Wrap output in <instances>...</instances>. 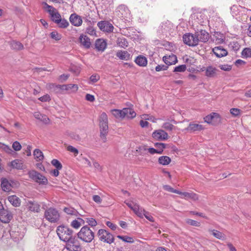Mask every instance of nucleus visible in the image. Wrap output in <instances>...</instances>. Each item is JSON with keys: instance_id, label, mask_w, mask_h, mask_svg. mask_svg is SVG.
<instances>
[{"instance_id": "38", "label": "nucleus", "mask_w": 251, "mask_h": 251, "mask_svg": "<svg viewBox=\"0 0 251 251\" xmlns=\"http://www.w3.org/2000/svg\"><path fill=\"white\" fill-rule=\"evenodd\" d=\"M154 147L158 151L159 154H161L162 153L164 150L166 148V145L162 143H156L154 144Z\"/></svg>"}, {"instance_id": "26", "label": "nucleus", "mask_w": 251, "mask_h": 251, "mask_svg": "<svg viewBox=\"0 0 251 251\" xmlns=\"http://www.w3.org/2000/svg\"><path fill=\"white\" fill-rule=\"evenodd\" d=\"M8 201L15 207H18L21 204V200L15 195L9 196L8 197Z\"/></svg>"}, {"instance_id": "33", "label": "nucleus", "mask_w": 251, "mask_h": 251, "mask_svg": "<svg viewBox=\"0 0 251 251\" xmlns=\"http://www.w3.org/2000/svg\"><path fill=\"white\" fill-rule=\"evenodd\" d=\"M217 69L216 68L209 66L207 67L205 70V75L208 77H213L216 74Z\"/></svg>"}, {"instance_id": "28", "label": "nucleus", "mask_w": 251, "mask_h": 251, "mask_svg": "<svg viewBox=\"0 0 251 251\" xmlns=\"http://www.w3.org/2000/svg\"><path fill=\"white\" fill-rule=\"evenodd\" d=\"M9 45L13 50H22L24 49L23 45L19 41L13 40L10 42Z\"/></svg>"}, {"instance_id": "23", "label": "nucleus", "mask_w": 251, "mask_h": 251, "mask_svg": "<svg viewBox=\"0 0 251 251\" xmlns=\"http://www.w3.org/2000/svg\"><path fill=\"white\" fill-rule=\"evenodd\" d=\"M33 115L36 119L40 120L45 124H48L50 122L49 118L46 115L42 114L39 112H34Z\"/></svg>"}, {"instance_id": "53", "label": "nucleus", "mask_w": 251, "mask_h": 251, "mask_svg": "<svg viewBox=\"0 0 251 251\" xmlns=\"http://www.w3.org/2000/svg\"><path fill=\"white\" fill-rule=\"evenodd\" d=\"M12 148L15 151H19L21 150L22 146L19 142L15 141L12 144Z\"/></svg>"}, {"instance_id": "45", "label": "nucleus", "mask_w": 251, "mask_h": 251, "mask_svg": "<svg viewBox=\"0 0 251 251\" xmlns=\"http://www.w3.org/2000/svg\"><path fill=\"white\" fill-rule=\"evenodd\" d=\"M50 37L56 41L60 40L61 39V35L56 31L51 32L50 34Z\"/></svg>"}, {"instance_id": "59", "label": "nucleus", "mask_w": 251, "mask_h": 251, "mask_svg": "<svg viewBox=\"0 0 251 251\" xmlns=\"http://www.w3.org/2000/svg\"><path fill=\"white\" fill-rule=\"evenodd\" d=\"M50 100V97L48 95H45L39 98V100L43 102L49 101Z\"/></svg>"}, {"instance_id": "48", "label": "nucleus", "mask_w": 251, "mask_h": 251, "mask_svg": "<svg viewBox=\"0 0 251 251\" xmlns=\"http://www.w3.org/2000/svg\"><path fill=\"white\" fill-rule=\"evenodd\" d=\"M51 163V164L56 168V169H61L62 168V164L57 159H54L52 160Z\"/></svg>"}, {"instance_id": "14", "label": "nucleus", "mask_w": 251, "mask_h": 251, "mask_svg": "<svg viewBox=\"0 0 251 251\" xmlns=\"http://www.w3.org/2000/svg\"><path fill=\"white\" fill-rule=\"evenodd\" d=\"M97 25L101 30L107 32L112 31L114 28V27L111 24L105 21H102L98 22Z\"/></svg>"}, {"instance_id": "54", "label": "nucleus", "mask_w": 251, "mask_h": 251, "mask_svg": "<svg viewBox=\"0 0 251 251\" xmlns=\"http://www.w3.org/2000/svg\"><path fill=\"white\" fill-rule=\"evenodd\" d=\"M230 112L232 115L237 116L241 114V111L238 108H231L230 110Z\"/></svg>"}, {"instance_id": "60", "label": "nucleus", "mask_w": 251, "mask_h": 251, "mask_svg": "<svg viewBox=\"0 0 251 251\" xmlns=\"http://www.w3.org/2000/svg\"><path fill=\"white\" fill-rule=\"evenodd\" d=\"M67 90L74 89V91H76L78 89V86L76 84H67Z\"/></svg>"}, {"instance_id": "9", "label": "nucleus", "mask_w": 251, "mask_h": 251, "mask_svg": "<svg viewBox=\"0 0 251 251\" xmlns=\"http://www.w3.org/2000/svg\"><path fill=\"white\" fill-rule=\"evenodd\" d=\"M45 5L46 6V8L48 9V12L50 16L51 20L56 24L61 18L60 14L57 10L52 6L48 5L47 3H45Z\"/></svg>"}, {"instance_id": "41", "label": "nucleus", "mask_w": 251, "mask_h": 251, "mask_svg": "<svg viewBox=\"0 0 251 251\" xmlns=\"http://www.w3.org/2000/svg\"><path fill=\"white\" fill-rule=\"evenodd\" d=\"M219 115L216 113H213L212 114L207 115V116L204 118V122L210 124L212 122L213 119L215 117H218Z\"/></svg>"}, {"instance_id": "40", "label": "nucleus", "mask_w": 251, "mask_h": 251, "mask_svg": "<svg viewBox=\"0 0 251 251\" xmlns=\"http://www.w3.org/2000/svg\"><path fill=\"white\" fill-rule=\"evenodd\" d=\"M86 222L88 224V225L91 226L92 229H94V227L97 226V222L93 218H86Z\"/></svg>"}, {"instance_id": "57", "label": "nucleus", "mask_w": 251, "mask_h": 251, "mask_svg": "<svg viewBox=\"0 0 251 251\" xmlns=\"http://www.w3.org/2000/svg\"><path fill=\"white\" fill-rule=\"evenodd\" d=\"M113 2V0H101V3L104 5L105 8L111 5Z\"/></svg>"}, {"instance_id": "27", "label": "nucleus", "mask_w": 251, "mask_h": 251, "mask_svg": "<svg viewBox=\"0 0 251 251\" xmlns=\"http://www.w3.org/2000/svg\"><path fill=\"white\" fill-rule=\"evenodd\" d=\"M116 56L121 60H128L130 59V54L127 51H118Z\"/></svg>"}, {"instance_id": "17", "label": "nucleus", "mask_w": 251, "mask_h": 251, "mask_svg": "<svg viewBox=\"0 0 251 251\" xmlns=\"http://www.w3.org/2000/svg\"><path fill=\"white\" fill-rule=\"evenodd\" d=\"M163 61L166 65L169 66L176 64L177 62V59L176 55L171 53L169 55L164 56Z\"/></svg>"}, {"instance_id": "7", "label": "nucleus", "mask_w": 251, "mask_h": 251, "mask_svg": "<svg viewBox=\"0 0 251 251\" xmlns=\"http://www.w3.org/2000/svg\"><path fill=\"white\" fill-rule=\"evenodd\" d=\"M97 235L100 240L108 244H110L114 241L113 235L105 229H99Z\"/></svg>"}, {"instance_id": "56", "label": "nucleus", "mask_w": 251, "mask_h": 251, "mask_svg": "<svg viewBox=\"0 0 251 251\" xmlns=\"http://www.w3.org/2000/svg\"><path fill=\"white\" fill-rule=\"evenodd\" d=\"M168 66H165L164 65H158L155 67V71L156 72H159L161 71H165L167 70L168 69Z\"/></svg>"}, {"instance_id": "47", "label": "nucleus", "mask_w": 251, "mask_h": 251, "mask_svg": "<svg viewBox=\"0 0 251 251\" xmlns=\"http://www.w3.org/2000/svg\"><path fill=\"white\" fill-rule=\"evenodd\" d=\"M186 70V66L185 65H181L175 68L174 72H184Z\"/></svg>"}, {"instance_id": "49", "label": "nucleus", "mask_w": 251, "mask_h": 251, "mask_svg": "<svg viewBox=\"0 0 251 251\" xmlns=\"http://www.w3.org/2000/svg\"><path fill=\"white\" fill-rule=\"evenodd\" d=\"M163 188L164 190H165L167 191L170 192L174 193H176L177 194H178L179 193L178 190L174 189L173 188L171 187L170 186H169L168 185H164Z\"/></svg>"}, {"instance_id": "64", "label": "nucleus", "mask_w": 251, "mask_h": 251, "mask_svg": "<svg viewBox=\"0 0 251 251\" xmlns=\"http://www.w3.org/2000/svg\"><path fill=\"white\" fill-rule=\"evenodd\" d=\"M86 32L91 35H93L96 34L95 30L92 27H88L86 29Z\"/></svg>"}, {"instance_id": "44", "label": "nucleus", "mask_w": 251, "mask_h": 251, "mask_svg": "<svg viewBox=\"0 0 251 251\" xmlns=\"http://www.w3.org/2000/svg\"><path fill=\"white\" fill-rule=\"evenodd\" d=\"M64 211L67 214L71 215H76L77 211L73 207H65L64 208Z\"/></svg>"}, {"instance_id": "18", "label": "nucleus", "mask_w": 251, "mask_h": 251, "mask_svg": "<svg viewBox=\"0 0 251 251\" xmlns=\"http://www.w3.org/2000/svg\"><path fill=\"white\" fill-rule=\"evenodd\" d=\"M70 21L71 24L75 26L81 25L82 23L81 17L76 14H72L71 15Z\"/></svg>"}, {"instance_id": "39", "label": "nucleus", "mask_w": 251, "mask_h": 251, "mask_svg": "<svg viewBox=\"0 0 251 251\" xmlns=\"http://www.w3.org/2000/svg\"><path fill=\"white\" fill-rule=\"evenodd\" d=\"M58 26L60 28H65L68 26L69 22L65 19H62L61 18L56 23Z\"/></svg>"}, {"instance_id": "13", "label": "nucleus", "mask_w": 251, "mask_h": 251, "mask_svg": "<svg viewBox=\"0 0 251 251\" xmlns=\"http://www.w3.org/2000/svg\"><path fill=\"white\" fill-rule=\"evenodd\" d=\"M204 129L203 126L199 124L190 123L189 126L185 128V130L189 133H194L201 131Z\"/></svg>"}, {"instance_id": "42", "label": "nucleus", "mask_w": 251, "mask_h": 251, "mask_svg": "<svg viewBox=\"0 0 251 251\" xmlns=\"http://www.w3.org/2000/svg\"><path fill=\"white\" fill-rule=\"evenodd\" d=\"M117 238H118L120 239H121L125 242L129 243H133L134 242V239L131 237L127 236L118 235Z\"/></svg>"}, {"instance_id": "16", "label": "nucleus", "mask_w": 251, "mask_h": 251, "mask_svg": "<svg viewBox=\"0 0 251 251\" xmlns=\"http://www.w3.org/2000/svg\"><path fill=\"white\" fill-rule=\"evenodd\" d=\"M178 194L183 196L182 198H184L187 200H191L194 201H196L199 200V197L198 194L195 193L193 192H181L179 191Z\"/></svg>"}, {"instance_id": "4", "label": "nucleus", "mask_w": 251, "mask_h": 251, "mask_svg": "<svg viewBox=\"0 0 251 251\" xmlns=\"http://www.w3.org/2000/svg\"><path fill=\"white\" fill-rule=\"evenodd\" d=\"M44 218L48 221L52 223H55L59 220L60 214L56 208L50 207L45 210Z\"/></svg>"}, {"instance_id": "20", "label": "nucleus", "mask_w": 251, "mask_h": 251, "mask_svg": "<svg viewBox=\"0 0 251 251\" xmlns=\"http://www.w3.org/2000/svg\"><path fill=\"white\" fill-rule=\"evenodd\" d=\"M79 41L81 45L86 49H89L91 46L89 38L85 35L81 34L79 37Z\"/></svg>"}, {"instance_id": "63", "label": "nucleus", "mask_w": 251, "mask_h": 251, "mask_svg": "<svg viewBox=\"0 0 251 251\" xmlns=\"http://www.w3.org/2000/svg\"><path fill=\"white\" fill-rule=\"evenodd\" d=\"M85 99L87 100L90 102H93L95 100V97L93 95L87 94L85 96Z\"/></svg>"}, {"instance_id": "25", "label": "nucleus", "mask_w": 251, "mask_h": 251, "mask_svg": "<svg viewBox=\"0 0 251 251\" xmlns=\"http://www.w3.org/2000/svg\"><path fill=\"white\" fill-rule=\"evenodd\" d=\"M135 62L140 67H145L147 65L148 61L146 57L139 55L135 58Z\"/></svg>"}, {"instance_id": "15", "label": "nucleus", "mask_w": 251, "mask_h": 251, "mask_svg": "<svg viewBox=\"0 0 251 251\" xmlns=\"http://www.w3.org/2000/svg\"><path fill=\"white\" fill-rule=\"evenodd\" d=\"M197 38L198 39V43L200 41L201 42H206L209 39V33L205 30H201L195 32Z\"/></svg>"}, {"instance_id": "43", "label": "nucleus", "mask_w": 251, "mask_h": 251, "mask_svg": "<svg viewBox=\"0 0 251 251\" xmlns=\"http://www.w3.org/2000/svg\"><path fill=\"white\" fill-rule=\"evenodd\" d=\"M144 216L149 221L151 222H154V218L151 215V214L149 212L146 211L144 209L142 208V217L141 218H143Z\"/></svg>"}, {"instance_id": "31", "label": "nucleus", "mask_w": 251, "mask_h": 251, "mask_svg": "<svg viewBox=\"0 0 251 251\" xmlns=\"http://www.w3.org/2000/svg\"><path fill=\"white\" fill-rule=\"evenodd\" d=\"M158 163L160 165L166 166L171 162V159L167 156H161L158 158Z\"/></svg>"}, {"instance_id": "21", "label": "nucleus", "mask_w": 251, "mask_h": 251, "mask_svg": "<svg viewBox=\"0 0 251 251\" xmlns=\"http://www.w3.org/2000/svg\"><path fill=\"white\" fill-rule=\"evenodd\" d=\"M107 43L102 39H98L95 42V48L99 51H103L106 49Z\"/></svg>"}, {"instance_id": "50", "label": "nucleus", "mask_w": 251, "mask_h": 251, "mask_svg": "<svg viewBox=\"0 0 251 251\" xmlns=\"http://www.w3.org/2000/svg\"><path fill=\"white\" fill-rule=\"evenodd\" d=\"M0 148L8 153H11L12 152V150L9 146L1 143H0Z\"/></svg>"}, {"instance_id": "34", "label": "nucleus", "mask_w": 251, "mask_h": 251, "mask_svg": "<svg viewBox=\"0 0 251 251\" xmlns=\"http://www.w3.org/2000/svg\"><path fill=\"white\" fill-rule=\"evenodd\" d=\"M124 108L122 110L113 109L112 110V113L114 117L116 118H124L125 117V113L123 112Z\"/></svg>"}, {"instance_id": "12", "label": "nucleus", "mask_w": 251, "mask_h": 251, "mask_svg": "<svg viewBox=\"0 0 251 251\" xmlns=\"http://www.w3.org/2000/svg\"><path fill=\"white\" fill-rule=\"evenodd\" d=\"M152 136L154 140L163 141L168 139V133L162 129H159L154 131L152 134Z\"/></svg>"}, {"instance_id": "37", "label": "nucleus", "mask_w": 251, "mask_h": 251, "mask_svg": "<svg viewBox=\"0 0 251 251\" xmlns=\"http://www.w3.org/2000/svg\"><path fill=\"white\" fill-rule=\"evenodd\" d=\"M117 44L120 47L122 48H126L128 45L126 39L124 37L118 38L117 40Z\"/></svg>"}, {"instance_id": "35", "label": "nucleus", "mask_w": 251, "mask_h": 251, "mask_svg": "<svg viewBox=\"0 0 251 251\" xmlns=\"http://www.w3.org/2000/svg\"><path fill=\"white\" fill-rule=\"evenodd\" d=\"M84 223V221L83 219L78 218L77 220H73L71 223V226L74 228L78 229Z\"/></svg>"}, {"instance_id": "24", "label": "nucleus", "mask_w": 251, "mask_h": 251, "mask_svg": "<svg viewBox=\"0 0 251 251\" xmlns=\"http://www.w3.org/2000/svg\"><path fill=\"white\" fill-rule=\"evenodd\" d=\"M1 187L5 192H9L11 190L12 186L10 183L5 178H2L1 179Z\"/></svg>"}, {"instance_id": "3", "label": "nucleus", "mask_w": 251, "mask_h": 251, "mask_svg": "<svg viewBox=\"0 0 251 251\" xmlns=\"http://www.w3.org/2000/svg\"><path fill=\"white\" fill-rule=\"evenodd\" d=\"M100 136L103 142L106 141V136L108 132V118L105 113L101 114L100 118Z\"/></svg>"}, {"instance_id": "5", "label": "nucleus", "mask_w": 251, "mask_h": 251, "mask_svg": "<svg viewBox=\"0 0 251 251\" xmlns=\"http://www.w3.org/2000/svg\"><path fill=\"white\" fill-rule=\"evenodd\" d=\"M65 242V248L69 251H81L80 243L75 237H73Z\"/></svg>"}, {"instance_id": "2", "label": "nucleus", "mask_w": 251, "mask_h": 251, "mask_svg": "<svg viewBox=\"0 0 251 251\" xmlns=\"http://www.w3.org/2000/svg\"><path fill=\"white\" fill-rule=\"evenodd\" d=\"M56 233L59 239L65 242L73 237V231L68 226L61 225L57 227Z\"/></svg>"}, {"instance_id": "29", "label": "nucleus", "mask_w": 251, "mask_h": 251, "mask_svg": "<svg viewBox=\"0 0 251 251\" xmlns=\"http://www.w3.org/2000/svg\"><path fill=\"white\" fill-rule=\"evenodd\" d=\"M123 112L125 113V117L129 119H132L136 115L135 112L130 108H124Z\"/></svg>"}, {"instance_id": "62", "label": "nucleus", "mask_w": 251, "mask_h": 251, "mask_svg": "<svg viewBox=\"0 0 251 251\" xmlns=\"http://www.w3.org/2000/svg\"><path fill=\"white\" fill-rule=\"evenodd\" d=\"M143 116H144V118L146 120H148L151 121L153 123H155L156 122V119L153 116H149L148 115H143Z\"/></svg>"}, {"instance_id": "6", "label": "nucleus", "mask_w": 251, "mask_h": 251, "mask_svg": "<svg viewBox=\"0 0 251 251\" xmlns=\"http://www.w3.org/2000/svg\"><path fill=\"white\" fill-rule=\"evenodd\" d=\"M28 175L30 178L39 184L45 185L48 182L47 178L45 176L36 171H29Z\"/></svg>"}, {"instance_id": "55", "label": "nucleus", "mask_w": 251, "mask_h": 251, "mask_svg": "<svg viewBox=\"0 0 251 251\" xmlns=\"http://www.w3.org/2000/svg\"><path fill=\"white\" fill-rule=\"evenodd\" d=\"M67 150L71 152L74 153L75 156H76L78 154V150L72 146H68Z\"/></svg>"}, {"instance_id": "61", "label": "nucleus", "mask_w": 251, "mask_h": 251, "mask_svg": "<svg viewBox=\"0 0 251 251\" xmlns=\"http://www.w3.org/2000/svg\"><path fill=\"white\" fill-rule=\"evenodd\" d=\"M106 225L107 226H108L109 228H110L113 230H116V229L117 228V226L116 225L113 224L112 223H111L109 221H107L106 223Z\"/></svg>"}, {"instance_id": "1", "label": "nucleus", "mask_w": 251, "mask_h": 251, "mask_svg": "<svg viewBox=\"0 0 251 251\" xmlns=\"http://www.w3.org/2000/svg\"><path fill=\"white\" fill-rule=\"evenodd\" d=\"M93 230L88 226H83L77 233V237L84 242L90 243L95 237Z\"/></svg>"}, {"instance_id": "46", "label": "nucleus", "mask_w": 251, "mask_h": 251, "mask_svg": "<svg viewBox=\"0 0 251 251\" xmlns=\"http://www.w3.org/2000/svg\"><path fill=\"white\" fill-rule=\"evenodd\" d=\"M242 55L244 57L248 58L251 56V49L250 48L244 49L242 52Z\"/></svg>"}, {"instance_id": "11", "label": "nucleus", "mask_w": 251, "mask_h": 251, "mask_svg": "<svg viewBox=\"0 0 251 251\" xmlns=\"http://www.w3.org/2000/svg\"><path fill=\"white\" fill-rule=\"evenodd\" d=\"M125 203L128 207L132 209L135 214L139 217H142V208L138 204L134 203L133 202L126 201H125Z\"/></svg>"}, {"instance_id": "22", "label": "nucleus", "mask_w": 251, "mask_h": 251, "mask_svg": "<svg viewBox=\"0 0 251 251\" xmlns=\"http://www.w3.org/2000/svg\"><path fill=\"white\" fill-rule=\"evenodd\" d=\"M26 205L28 209L32 212H38L40 210V205L35 201H28Z\"/></svg>"}, {"instance_id": "30", "label": "nucleus", "mask_w": 251, "mask_h": 251, "mask_svg": "<svg viewBox=\"0 0 251 251\" xmlns=\"http://www.w3.org/2000/svg\"><path fill=\"white\" fill-rule=\"evenodd\" d=\"M11 167L14 169H22L23 161L20 159H15L10 162Z\"/></svg>"}, {"instance_id": "51", "label": "nucleus", "mask_w": 251, "mask_h": 251, "mask_svg": "<svg viewBox=\"0 0 251 251\" xmlns=\"http://www.w3.org/2000/svg\"><path fill=\"white\" fill-rule=\"evenodd\" d=\"M186 222L187 224L195 226H200L201 225L199 222L190 219H187Z\"/></svg>"}, {"instance_id": "19", "label": "nucleus", "mask_w": 251, "mask_h": 251, "mask_svg": "<svg viewBox=\"0 0 251 251\" xmlns=\"http://www.w3.org/2000/svg\"><path fill=\"white\" fill-rule=\"evenodd\" d=\"M212 51L215 55L219 58L225 56L227 54V50L220 46L214 48Z\"/></svg>"}, {"instance_id": "52", "label": "nucleus", "mask_w": 251, "mask_h": 251, "mask_svg": "<svg viewBox=\"0 0 251 251\" xmlns=\"http://www.w3.org/2000/svg\"><path fill=\"white\" fill-rule=\"evenodd\" d=\"M162 127L166 130L172 131L173 129L174 126L172 124L166 122L163 124Z\"/></svg>"}, {"instance_id": "8", "label": "nucleus", "mask_w": 251, "mask_h": 251, "mask_svg": "<svg viewBox=\"0 0 251 251\" xmlns=\"http://www.w3.org/2000/svg\"><path fill=\"white\" fill-rule=\"evenodd\" d=\"M183 41L185 44L189 46L195 47L198 45V39L195 33H186L183 36Z\"/></svg>"}, {"instance_id": "32", "label": "nucleus", "mask_w": 251, "mask_h": 251, "mask_svg": "<svg viewBox=\"0 0 251 251\" xmlns=\"http://www.w3.org/2000/svg\"><path fill=\"white\" fill-rule=\"evenodd\" d=\"M208 231L216 238L220 240H224L225 235L222 232L215 229H209Z\"/></svg>"}, {"instance_id": "10", "label": "nucleus", "mask_w": 251, "mask_h": 251, "mask_svg": "<svg viewBox=\"0 0 251 251\" xmlns=\"http://www.w3.org/2000/svg\"><path fill=\"white\" fill-rule=\"evenodd\" d=\"M12 218L11 213L4 209L2 204V208L0 210V221L4 223H8Z\"/></svg>"}, {"instance_id": "58", "label": "nucleus", "mask_w": 251, "mask_h": 251, "mask_svg": "<svg viewBox=\"0 0 251 251\" xmlns=\"http://www.w3.org/2000/svg\"><path fill=\"white\" fill-rule=\"evenodd\" d=\"M219 67L221 70L226 71H229L231 69V66L227 64L220 65Z\"/></svg>"}, {"instance_id": "36", "label": "nucleus", "mask_w": 251, "mask_h": 251, "mask_svg": "<svg viewBox=\"0 0 251 251\" xmlns=\"http://www.w3.org/2000/svg\"><path fill=\"white\" fill-rule=\"evenodd\" d=\"M33 155L36 161H42L44 159L43 152L39 149H35L33 151Z\"/></svg>"}]
</instances>
